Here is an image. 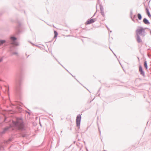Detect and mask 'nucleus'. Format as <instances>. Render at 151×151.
I'll return each mask as SVG.
<instances>
[{
    "instance_id": "nucleus-53",
    "label": "nucleus",
    "mask_w": 151,
    "mask_h": 151,
    "mask_svg": "<svg viewBox=\"0 0 151 151\" xmlns=\"http://www.w3.org/2000/svg\"><path fill=\"white\" fill-rule=\"evenodd\" d=\"M100 91V90L99 89V91Z\"/></svg>"
},
{
    "instance_id": "nucleus-29",
    "label": "nucleus",
    "mask_w": 151,
    "mask_h": 151,
    "mask_svg": "<svg viewBox=\"0 0 151 151\" xmlns=\"http://www.w3.org/2000/svg\"><path fill=\"white\" fill-rule=\"evenodd\" d=\"M54 58L55 59V60H56V61H57L58 62V60L56 58H55V57H54Z\"/></svg>"
},
{
    "instance_id": "nucleus-8",
    "label": "nucleus",
    "mask_w": 151,
    "mask_h": 151,
    "mask_svg": "<svg viewBox=\"0 0 151 151\" xmlns=\"http://www.w3.org/2000/svg\"><path fill=\"white\" fill-rule=\"evenodd\" d=\"M99 6H100V10L101 11V14L103 17H105V15L104 12V11L103 6L101 4H100L99 5Z\"/></svg>"
},
{
    "instance_id": "nucleus-19",
    "label": "nucleus",
    "mask_w": 151,
    "mask_h": 151,
    "mask_svg": "<svg viewBox=\"0 0 151 151\" xmlns=\"http://www.w3.org/2000/svg\"><path fill=\"white\" fill-rule=\"evenodd\" d=\"M22 135L23 137H26L28 136L27 134L25 133H22Z\"/></svg>"
},
{
    "instance_id": "nucleus-15",
    "label": "nucleus",
    "mask_w": 151,
    "mask_h": 151,
    "mask_svg": "<svg viewBox=\"0 0 151 151\" xmlns=\"http://www.w3.org/2000/svg\"><path fill=\"white\" fill-rule=\"evenodd\" d=\"M137 16L138 19L139 20H140L142 19V16L141 15V14L140 13H138L137 14Z\"/></svg>"
},
{
    "instance_id": "nucleus-32",
    "label": "nucleus",
    "mask_w": 151,
    "mask_h": 151,
    "mask_svg": "<svg viewBox=\"0 0 151 151\" xmlns=\"http://www.w3.org/2000/svg\"><path fill=\"white\" fill-rule=\"evenodd\" d=\"M70 73V75H71L73 77H74V76L72 75V74L71 73Z\"/></svg>"
},
{
    "instance_id": "nucleus-4",
    "label": "nucleus",
    "mask_w": 151,
    "mask_h": 151,
    "mask_svg": "<svg viewBox=\"0 0 151 151\" xmlns=\"http://www.w3.org/2000/svg\"><path fill=\"white\" fill-rule=\"evenodd\" d=\"M17 40V38L14 36H12L10 37L9 40L7 41V44L9 45H12L14 46H18L19 45L18 43L16 41Z\"/></svg>"
},
{
    "instance_id": "nucleus-10",
    "label": "nucleus",
    "mask_w": 151,
    "mask_h": 151,
    "mask_svg": "<svg viewBox=\"0 0 151 151\" xmlns=\"http://www.w3.org/2000/svg\"><path fill=\"white\" fill-rule=\"evenodd\" d=\"M143 22L145 24L147 25H149L150 23L149 21L145 18L143 19Z\"/></svg>"
},
{
    "instance_id": "nucleus-7",
    "label": "nucleus",
    "mask_w": 151,
    "mask_h": 151,
    "mask_svg": "<svg viewBox=\"0 0 151 151\" xmlns=\"http://www.w3.org/2000/svg\"><path fill=\"white\" fill-rule=\"evenodd\" d=\"M96 19H88L87 21L86 22V24H89L92 23H93L96 21Z\"/></svg>"
},
{
    "instance_id": "nucleus-34",
    "label": "nucleus",
    "mask_w": 151,
    "mask_h": 151,
    "mask_svg": "<svg viewBox=\"0 0 151 151\" xmlns=\"http://www.w3.org/2000/svg\"><path fill=\"white\" fill-rule=\"evenodd\" d=\"M74 77V78H75V79L76 80V77H75V76H74V77Z\"/></svg>"
},
{
    "instance_id": "nucleus-38",
    "label": "nucleus",
    "mask_w": 151,
    "mask_h": 151,
    "mask_svg": "<svg viewBox=\"0 0 151 151\" xmlns=\"http://www.w3.org/2000/svg\"><path fill=\"white\" fill-rule=\"evenodd\" d=\"M70 130H72V128H70Z\"/></svg>"
},
{
    "instance_id": "nucleus-31",
    "label": "nucleus",
    "mask_w": 151,
    "mask_h": 151,
    "mask_svg": "<svg viewBox=\"0 0 151 151\" xmlns=\"http://www.w3.org/2000/svg\"><path fill=\"white\" fill-rule=\"evenodd\" d=\"M136 17V15H134V18H135Z\"/></svg>"
},
{
    "instance_id": "nucleus-22",
    "label": "nucleus",
    "mask_w": 151,
    "mask_h": 151,
    "mask_svg": "<svg viewBox=\"0 0 151 151\" xmlns=\"http://www.w3.org/2000/svg\"><path fill=\"white\" fill-rule=\"evenodd\" d=\"M44 48V47L43 46H42V47L38 46V48L40 49L41 50L43 49Z\"/></svg>"
},
{
    "instance_id": "nucleus-48",
    "label": "nucleus",
    "mask_w": 151,
    "mask_h": 151,
    "mask_svg": "<svg viewBox=\"0 0 151 151\" xmlns=\"http://www.w3.org/2000/svg\"><path fill=\"white\" fill-rule=\"evenodd\" d=\"M63 67L64 68V69H65V68L63 66Z\"/></svg>"
},
{
    "instance_id": "nucleus-45",
    "label": "nucleus",
    "mask_w": 151,
    "mask_h": 151,
    "mask_svg": "<svg viewBox=\"0 0 151 151\" xmlns=\"http://www.w3.org/2000/svg\"><path fill=\"white\" fill-rule=\"evenodd\" d=\"M53 25V27H55V26H54V25Z\"/></svg>"
},
{
    "instance_id": "nucleus-42",
    "label": "nucleus",
    "mask_w": 151,
    "mask_h": 151,
    "mask_svg": "<svg viewBox=\"0 0 151 151\" xmlns=\"http://www.w3.org/2000/svg\"><path fill=\"white\" fill-rule=\"evenodd\" d=\"M150 35H151V30L150 31Z\"/></svg>"
},
{
    "instance_id": "nucleus-30",
    "label": "nucleus",
    "mask_w": 151,
    "mask_h": 151,
    "mask_svg": "<svg viewBox=\"0 0 151 151\" xmlns=\"http://www.w3.org/2000/svg\"><path fill=\"white\" fill-rule=\"evenodd\" d=\"M96 13H95V14H94V15H93V16H92V17H93L95 15V14H96Z\"/></svg>"
},
{
    "instance_id": "nucleus-47",
    "label": "nucleus",
    "mask_w": 151,
    "mask_h": 151,
    "mask_svg": "<svg viewBox=\"0 0 151 151\" xmlns=\"http://www.w3.org/2000/svg\"><path fill=\"white\" fill-rule=\"evenodd\" d=\"M63 67L64 68V69H65V68L63 66Z\"/></svg>"
},
{
    "instance_id": "nucleus-52",
    "label": "nucleus",
    "mask_w": 151,
    "mask_h": 151,
    "mask_svg": "<svg viewBox=\"0 0 151 151\" xmlns=\"http://www.w3.org/2000/svg\"><path fill=\"white\" fill-rule=\"evenodd\" d=\"M150 49H149H149H148V50H150Z\"/></svg>"
},
{
    "instance_id": "nucleus-12",
    "label": "nucleus",
    "mask_w": 151,
    "mask_h": 151,
    "mask_svg": "<svg viewBox=\"0 0 151 151\" xmlns=\"http://www.w3.org/2000/svg\"><path fill=\"white\" fill-rule=\"evenodd\" d=\"M21 27V24L20 22H19L18 23V26H17L16 28V29L17 30V33H19L20 32V31L19 29V28Z\"/></svg>"
},
{
    "instance_id": "nucleus-21",
    "label": "nucleus",
    "mask_w": 151,
    "mask_h": 151,
    "mask_svg": "<svg viewBox=\"0 0 151 151\" xmlns=\"http://www.w3.org/2000/svg\"><path fill=\"white\" fill-rule=\"evenodd\" d=\"M12 55H17V56H18V53L17 52H14L12 53Z\"/></svg>"
},
{
    "instance_id": "nucleus-9",
    "label": "nucleus",
    "mask_w": 151,
    "mask_h": 151,
    "mask_svg": "<svg viewBox=\"0 0 151 151\" xmlns=\"http://www.w3.org/2000/svg\"><path fill=\"white\" fill-rule=\"evenodd\" d=\"M10 128V127H6L4 128L3 131L0 132V134L2 135L4 134L6 131L8 130Z\"/></svg>"
},
{
    "instance_id": "nucleus-40",
    "label": "nucleus",
    "mask_w": 151,
    "mask_h": 151,
    "mask_svg": "<svg viewBox=\"0 0 151 151\" xmlns=\"http://www.w3.org/2000/svg\"><path fill=\"white\" fill-rule=\"evenodd\" d=\"M118 59V61H119V63L120 64V63L119 62V60L118 59Z\"/></svg>"
},
{
    "instance_id": "nucleus-35",
    "label": "nucleus",
    "mask_w": 151,
    "mask_h": 151,
    "mask_svg": "<svg viewBox=\"0 0 151 151\" xmlns=\"http://www.w3.org/2000/svg\"><path fill=\"white\" fill-rule=\"evenodd\" d=\"M74 77V78H75V79L76 80V77H75V76H74V77Z\"/></svg>"
},
{
    "instance_id": "nucleus-37",
    "label": "nucleus",
    "mask_w": 151,
    "mask_h": 151,
    "mask_svg": "<svg viewBox=\"0 0 151 151\" xmlns=\"http://www.w3.org/2000/svg\"><path fill=\"white\" fill-rule=\"evenodd\" d=\"M66 69V70H67L68 72L69 73H70V72H69L68 71V70H67V69Z\"/></svg>"
},
{
    "instance_id": "nucleus-25",
    "label": "nucleus",
    "mask_w": 151,
    "mask_h": 151,
    "mask_svg": "<svg viewBox=\"0 0 151 151\" xmlns=\"http://www.w3.org/2000/svg\"><path fill=\"white\" fill-rule=\"evenodd\" d=\"M105 26L106 27V28H107V29L108 30H109V28L108 27V26H107V25L106 24L105 25Z\"/></svg>"
},
{
    "instance_id": "nucleus-18",
    "label": "nucleus",
    "mask_w": 151,
    "mask_h": 151,
    "mask_svg": "<svg viewBox=\"0 0 151 151\" xmlns=\"http://www.w3.org/2000/svg\"><path fill=\"white\" fill-rule=\"evenodd\" d=\"M92 42L93 43L98 45L99 46H100L101 45V44L100 43L96 41H93Z\"/></svg>"
},
{
    "instance_id": "nucleus-11",
    "label": "nucleus",
    "mask_w": 151,
    "mask_h": 151,
    "mask_svg": "<svg viewBox=\"0 0 151 151\" xmlns=\"http://www.w3.org/2000/svg\"><path fill=\"white\" fill-rule=\"evenodd\" d=\"M144 66L145 69L148 72H149V70H150V69H149V70L148 69V65H147V61L146 60L144 62Z\"/></svg>"
},
{
    "instance_id": "nucleus-27",
    "label": "nucleus",
    "mask_w": 151,
    "mask_h": 151,
    "mask_svg": "<svg viewBox=\"0 0 151 151\" xmlns=\"http://www.w3.org/2000/svg\"><path fill=\"white\" fill-rule=\"evenodd\" d=\"M98 130H99V131L100 133V135L101 134V131H100V130L99 126H98Z\"/></svg>"
},
{
    "instance_id": "nucleus-3",
    "label": "nucleus",
    "mask_w": 151,
    "mask_h": 151,
    "mask_svg": "<svg viewBox=\"0 0 151 151\" xmlns=\"http://www.w3.org/2000/svg\"><path fill=\"white\" fill-rule=\"evenodd\" d=\"M81 115L79 114L77 115L76 119V127L78 128L77 129H76V133H79V129L80 128L81 120Z\"/></svg>"
},
{
    "instance_id": "nucleus-51",
    "label": "nucleus",
    "mask_w": 151,
    "mask_h": 151,
    "mask_svg": "<svg viewBox=\"0 0 151 151\" xmlns=\"http://www.w3.org/2000/svg\"><path fill=\"white\" fill-rule=\"evenodd\" d=\"M37 117H36V118L37 119Z\"/></svg>"
},
{
    "instance_id": "nucleus-5",
    "label": "nucleus",
    "mask_w": 151,
    "mask_h": 151,
    "mask_svg": "<svg viewBox=\"0 0 151 151\" xmlns=\"http://www.w3.org/2000/svg\"><path fill=\"white\" fill-rule=\"evenodd\" d=\"M145 29L142 27H140L139 28L136 30V35H140L142 37H144L145 35Z\"/></svg>"
},
{
    "instance_id": "nucleus-6",
    "label": "nucleus",
    "mask_w": 151,
    "mask_h": 151,
    "mask_svg": "<svg viewBox=\"0 0 151 151\" xmlns=\"http://www.w3.org/2000/svg\"><path fill=\"white\" fill-rule=\"evenodd\" d=\"M139 71L140 72V74L145 78V73L141 65H139Z\"/></svg>"
},
{
    "instance_id": "nucleus-28",
    "label": "nucleus",
    "mask_w": 151,
    "mask_h": 151,
    "mask_svg": "<svg viewBox=\"0 0 151 151\" xmlns=\"http://www.w3.org/2000/svg\"><path fill=\"white\" fill-rule=\"evenodd\" d=\"M3 60V58H1L0 59V62L2 61Z\"/></svg>"
},
{
    "instance_id": "nucleus-14",
    "label": "nucleus",
    "mask_w": 151,
    "mask_h": 151,
    "mask_svg": "<svg viewBox=\"0 0 151 151\" xmlns=\"http://www.w3.org/2000/svg\"><path fill=\"white\" fill-rule=\"evenodd\" d=\"M6 42L7 43V41H6V40H0V46L5 43Z\"/></svg>"
},
{
    "instance_id": "nucleus-24",
    "label": "nucleus",
    "mask_w": 151,
    "mask_h": 151,
    "mask_svg": "<svg viewBox=\"0 0 151 151\" xmlns=\"http://www.w3.org/2000/svg\"><path fill=\"white\" fill-rule=\"evenodd\" d=\"M147 15L149 17H150V18L151 17V15L150 13V14H148Z\"/></svg>"
},
{
    "instance_id": "nucleus-1",
    "label": "nucleus",
    "mask_w": 151,
    "mask_h": 151,
    "mask_svg": "<svg viewBox=\"0 0 151 151\" xmlns=\"http://www.w3.org/2000/svg\"><path fill=\"white\" fill-rule=\"evenodd\" d=\"M22 78L20 74L16 75L15 78V92L18 95H19L22 93V89L21 87Z\"/></svg>"
},
{
    "instance_id": "nucleus-44",
    "label": "nucleus",
    "mask_w": 151,
    "mask_h": 151,
    "mask_svg": "<svg viewBox=\"0 0 151 151\" xmlns=\"http://www.w3.org/2000/svg\"><path fill=\"white\" fill-rule=\"evenodd\" d=\"M148 56H149V54H148Z\"/></svg>"
},
{
    "instance_id": "nucleus-50",
    "label": "nucleus",
    "mask_w": 151,
    "mask_h": 151,
    "mask_svg": "<svg viewBox=\"0 0 151 151\" xmlns=\"http://www.w3.org/2000/svg\"><path fill=\"white\" fill-rule=\"evenodd\" d=\"M29 56V55H28L27 57V58Z\"/></svg>"
},
{
    "instance_id": "nucleus-41",
    "label": "nucleus",
    "mask_w": 151,
    "mask_h": 151,
    "mask_svg": "<svg viewBox=\"0 0 151 151\" xmlns=\"http://www.w3.org/2000/svg\"><path fill=\"white\" fill-rule=\"evenodd\" d=\"M58 63L60 64V62H59V61L58 62Z\"/></svg>"
},
{
    "instance_id": "nucleus-49",
    "label": "nucleus",
    "mask_w": 151,
    "mask_h": 151,
    "mask_svg": "<svg viewBox=\"0 0 151 151\" xmlns=\"http://www.w3.org/2000/svg\"><path fill=\"white\" fill-rule=\"evenodd\" d=\"M100 96V94H99L98 95V96Z\"/></svg>"
},
{
    "instance_id": "nucleus-54",
    "label": "nucleus",
    "mask_w": 151,
    "mask_h": 151,
    "mask_svg": "<svg viewBox=\"0 0 151 151\" xmlns=\"http://www.w3.org/2000/svg\"><path fill=\"white\" fill-rule=\"evenodd\" d=\"M36 46H38V45H36Z\"/></svg>"
},
{
    "instance_id": "nucleus-13",
    "label": "nucleus",
    "mask_w": 151,
    "mask_h": 151,
    "mask_svg": "<svg viewBox=\"0 0 151 151\" xmlns=\"http://www.w3.org/2000/svg\"><path fill=\"white\" fill-rule=\"evenodd\" d=\"M136 40L139 43L142 42V40H141L139 35H137Z\"/></svg>"
},
{
    "instance_id": "nucleus-46",
    "label": "nucleus",
    "mask_w": 151,
    "mask_h": 151,
    "mask_svg": "<svg viewBox=\"0 0 151 151\" xmlns=\"http://www.w3.org/2000/svg\"><path fill=\"white\" fill-rule=\"evenodd\" d=\"M63 67L64 68V69H65V68L63 66Z\"/></svg>"
},
{
    "instance_id": "nucleus-33",
    "label": "nucleus",
    "mask_w": 151,
    "mask_h": 151,
    "mask_svg": "<svg viewBox=\"0 0 151 151\" xmlns=\"http://www.w3.org/2000/svg\"><path fill=\"white\" fill-rule=\"evenodd\" d=\"M76 80L79 83H80V82L77 79H76Z\"/></svg>"
},
{
    "instance_id": "nucleus-26",
    "label": "nucleus",
    "mask_w": 151,
    "mask_h": 151,
    "mask_svg": "<svg viewBox=\"0 0 151 151\" xmlns=\"http://www.w3.org/2000/svg\"><path fill=\"white\" fill-rule=\"evenodd\" d=\"M39 124L41 127H42V125L41 122L39 121Z\"/></svg>"
},
{
    "instance_id": "nucleus-43",
    "label": "nucleus",
    "mask_w": 151,
    "mask_h": 151,
    "mask_svg": "<svg viewBox=\"0 0 151 151\" xmlns=\"http://www.w3.org/2000/svg\"><path fill=\"white\" fill-rule=\"evenodd\" d=\"M110 32L111 33L112 32V31H110Z\"/></svg>"
},
{
    "instance_id": "nucleus-17",
    "label": "nucleus",
    "mask_w": 151,
    "mask_h": 151,
    "mask_svg": "<svg viewBox=\"0 0 151 151\" xmlns=\"http://www.w3.org/2000/svg\"><path fill=\"white\" fill-rule=\"evenodd\" d=\"M54 38H56L58 36V33L56 31H55V30H54Z\"/></svg>"
},
{
    "instance_id": "nucleus-16",
    "label": "nucleus",
    "mask_w": 151,
    "mask_h": 151,
    "mask_svg": "<svg viewBox=\"0 0 151 151\" xmlns=\"http://www.w3.org/2000/svg\"><path fill=\"white\" fill-rule=\"evenodd\" d=\"M132 14H133L132 10H130V17L132 19V20L133 21H134V19L132 18Z\"/></svg>"
},
{
    "instance_id": "nucleus-20",
    "label": "nucleus",
    "mask_w": 151,
    "mask_h": 151,
    "mask_svg": "<svg viewBox=\"0 0 151 151\" xmlns=\"http://www.w3.org/2000/svg\"><path fill=\"white\" fill-rule=\"evenodd\" d=\"M146 13L147 14L150 13L149 11V9L147 8H146Z\"/></svg>"
},
{
    "instance_id": "nucleus-23",
    "label": "nucleus",
    "mask_w": 151,
    "mask_h": 151,
    "mask_svg": "<svg viewBox=\"0 0 151 151\" xmlns=\"http://www.w3.org/2000/svg\"><path fill=\"white\" fill-rule=\"evenodd\" d=\"M109 48L112 51V52L113 53V54H114V55L115 56V57L117 58V56H116V55H115V54L114 52L110 48V47H109Z\"/></svg>"
},
{
    "instance_id": "nucleus-55",
    "label": "nucleus",
    "mask_w": 151,
    "mask_h": 151,
    "mask_svg": "<svg viewBox=\"0 0 151 151\" xmlns=\"http://www.w3.org/2000/svg\"><path fill=\"white\" fill-rule=\"evenodd\" d=\"M82 41L83 42V40H82Z\"/></svg>"
},
{
    "instance_id": "nucleus-39",
    "label": "nucleus",
    "mask_w": 151,
    "mask_h": 151,
    "mask_svg": "<svg viewBox=\"0 0 151 151\" xmlns=\"http://www.w3.org/2000/svg\"><path fill=\"white\" fill-rule=\"evenodd\" d=\"M60 65H62V67H63V65L61 63L60 64Z\"/></svg>"
},
{
    "instance_id": "nucleus-2",
    "label": "nucleus",
    "mask_w": 151,
    "mask_h": 151,
    "mask_svg": "<svg viewBox=\"0 0 151 151\" xmlns=\"http://www.w3.org/2000/svg\"><path fill=\"white\" fill-rule=\"evenodd\" d=\"M13 124L18 129L21 131L25 130L26 129V125L24 123L22 118H17L16 121H13Z\"/></svg>"
},
{
    "instance_id": "nucleus-36",
    "label": "nucleus",
    "mask_w": 151,
    "mask_h": 151,
    "mask_svg": "<svg viewBox=\"0 0 151 151\" xmlns=\"http://www.w3.org/2000/svg\"><path fill=\"white\" fill-rule=\"evenodd\" d=\"M66 69V70H67L68 72L69 73H70V72H69L68 71V70H67V69Z\"/></svg>"
}]
</instances>
